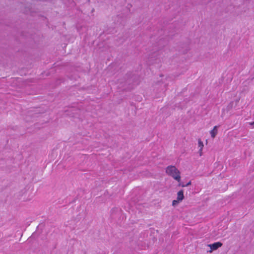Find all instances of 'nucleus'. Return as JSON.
Returning a JSON list of instances; mask_svg holds the SVG:
<instances>
[{
  "label": "nucleus",
  "instance_id": "5",
  "mask_svg": "<svg viewBox=\"0 0 254 254\" xmlns=\"http://www.w3.org/2000/svg\"><path fill=\"white\" fill-rule=\"evenodd\" d=\"M198 147H199V149H203V147L204 146L203 143L200 139H198Z\"/></svg>",
  "mask_w": 254,
  "mask_h": 254
},
{
  "label": "nucleus",
  "instance_id": "8",
  "mask_svg": "<svg viewBox=\"0 0 254 254\" xmlns=\"http://www.w3.org/2000/svg\"><path fill=\"white\" fill-rule=\"evenodd\" d=\"M199 155L200 156H202V149H199Z\"/></svg>",
  "mask_w": 254,
  "mask_h": 254
},
{
  "label": "nucleus",
  "instance_id": "7",
  "mask_svg": "<svg viewBox=\"0 0 254 254\" xmlns=\"http://www.w3.org/2000/svg\"><path fill=\"white\" fill-rule=\"evenodd\" d=\"M178 183H179L178 186L179 187H186V185H185L183 183H181V181L180 182H178Z\"/></svg>",
  "mask_w": 254,
  "mask_h": 254
},
{
  "label": "nucleus",
  "instance_id": "2",
  "mask_svg": "<svg viewBox=\"0 0 254 254\" xmlns=\"http://www.w3.org/2000/svg\"><path fill=\"white\" fill-rule=\"evenodd\" d=\"M222 246V243L221 242H216L212 244H210L208 246L210 248L211 250L210 252H211L212 251H214L221 247Z\"/></svg>",
  "mask_w": 254,
  "mask_h": 254
},
{
  "label": "nucleus",
  "instance_id": "1",
  "mask_svg": "<svg viewBox=\"0 0 254 254\" xmlns=\"http://www.w3.org/2000/svg\"><path fill=\"white\" fill-rule=\"evenodd\" d=\"M166 173L169 176H171L178 182L181 181V173L174 166H169L166 168Z\"/></svg>",
  "mask_w": 254,
  "mask_h": 254
},
{
  "label": "nucleus",
  "instance_id": "9",
  "mask_svg": "<svg viewBox=\"0 0 254 254\" xmlns=\"http://www.w3.org/2000/svg\"><path fill=\"white\" fill-rule=\"evenodd\" d=\"M191 184V182L190 181L187 185H186V187L190 185Z\"/></svg>",
  "mask_w": 254,
  "mask_h": 254
},
{
  "label": "nucleus",
  "instance_id": "4",
  "mask_svg": "<svg viewBox=\"0 0 254 254\" xmlns=\"http://www.w3.org/2000/svg\"><path fill=\"white\" fill-rule=\"evenodd\" d=\"M217 126H215L213 129L210 131L211 137L214 138L217 134Z\"/></svg>",
  "mask_w": 254,
  "mask_h": 254
},
{
  "label": "nucleus",
  "instance_id": "6",
  "mask_svg": "<svg viewBox=\"0 0 254 254\" xmlns=\"http://www.w3.org/2000/svg\"><path fill=\"white\" fill-rule=\"evenodd\" d=\"M181 201H179L177 199L176 200H174L172 201V205L173 206H176L179 203H180Z\"/></svg>",
  "mask_w": 254,
  "mask_h": 254
},
{
  "label": "nucleus",
  "instance_id": "3",
  "mask_svg": "<svg viewBox=\"0 0 254 254\" xmlns=\"http://www.w3.org/2000/svg\"><path fill=\"white\" fill-rule=\"evenodd\" d=\"M184 191H183V190H182L178 192L177 199L179 201H180L181 202L184 199Z\"/></svg>",
  "mask_w": 254,
  "mask_h": 254
}]
</instances>
